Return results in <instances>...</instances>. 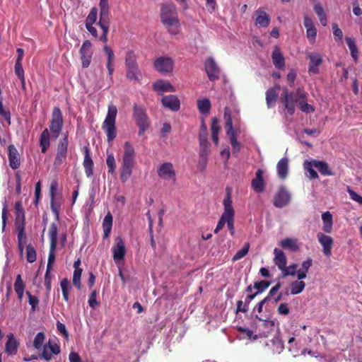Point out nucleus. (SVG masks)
<instances>
[{
  "instance_id": "obj_1",
  "label": "nucleus",
  "mask_w": 362,
  "mask_h": 362,
  "mask_svg": "<svg viewBox=\"0 0 362 362\" xmlns=\"http://www.w3.org/2000/svg\"><path fill=\"white\" fill-rule=\"evenodd\" d=\"M282 102L289 115L295 112V104L300 106V109L304 112H310L315 110L314 107L307 103L306 95L301 89L298 88L296 91L288 93L286 90L284 93Z\"/></svg>"
},
{
  "instance_id": "obj_2",
  "label": "nucleus",
  "mask_w": 362,
  "mask_h": 362,
  "mask_svg": "<svg viewBox=\"0 0 362 362\" xmlns=\"http://www.w3.org/2000/svg\"><path fill=\"white\" fill-rule=\"evenodd\" d=\"M160 19L163 24L172 35L180 32V21L175 6L172 4H163L160 9Z\"/></svg>"
},
{
  "instance_id": "obj_3",
  "label": "nucleus",
  "mask_w": 362,
  "mask_h": 362,
  "mask_svg": "<svg viewBox=\"0 0 362 362\" xmlns=\"http://www.w3.org/2000/svg\"><path fill=\"white\" fill-rule=\"evenodd\" d=\"M134 161V148L129 141H126L124 145L122 162L119 168V178L122 183H125L132 176Z\"/></svg>"
},
{
  "instance_id": "obj_4",
  "label": "nucleus",
  "mask_w": 362,
  "mask_h": 362,
  "mask_svg": "<svg viewBox=\"0 0 362 362\" xmlns=\"http://www.w3.org/2000/svg\"><path fill=\"white\" fill-rule=\"evenodd\" d=\"M117 115V108L112 103L109 104L107 113L102 124V129L107 135V140L109 143L112 142L117 136L116 117Z\"/></svg>"
},
{
  "instance_id": "obj_5",
  "label": "nucleus",
  "mask_w": 362,
  "mask_h": 362,
  "mask_svg": "<svg viewBox=\"0 0 362 362\" xmlns=\"http://www.w3.org/2000/svg\"><path fill=\"white\" fill-rule=\"evenodd\" d=\"M133 117L139 127V135H143L150 126L146 110L142 105L134 104L133 107Z\"/></svg>"
},
{
  "instance_id": "obj_6",
  "label": "nucleus",
  "mask_w": 362,
  "mask_h": 362,
  "mask_svg": "<svg viewBox=\"0 0 362 362\" xmlns=\"http://www.w3.org/2000/svg\"><path fill=\"white\" fill-rule=\"evenodd\" d=\"M69 146V137L68 134H63L62 138H61L57 146V153L54 160V165L59 167L65 163Z\"/></svg>"
},
{
  "instance_id": "obj_7",
  "label": "nucleus",
  "mask_w": 362,
  "mask_h": 362,
  "mask_svg": "<svg viewBox=\"0 0 362 362\" xmlns=\"http://www.w3.org/2000/svg\"><path fill=\"white\" fill-rule=\"evenodd\" d=\"M63 115L60 108L58 107H54L50 120L49 130L55 139L59 136L63 128Z\"/></svg>"
},
{
  "instance_id": "obj_8",
  "label": "nucleus",
  "mask_w": 362,
  "mask_h": 362,
  "mask_svg": "<svg viewBox=\"0 0 362 362\" xmlns=\"http://www.w3.org/2000/svg\"><path fill=\"white\" fill-rule=\"evenodd\" d=\"M100 20L97 25L103 30V33H108L110 25V6L108 0H100Z\"/></svg>"
},
{
  "instance_id": "obj_9",
  "label": "nucleus",
  "mask_w": 362,
  "mask_h": 362,
  "mask_svg": "<svg viewBox=\"0 0 362 362\" xmlns=\"http://www.w3.org/2000/svg\"><path fill=\"white\" fill-rule=\"evenodd\" d=\"M224 118L226 119V126L227 127V135L228 136L230 143L232 146L233 152L238 153L240 150V144L237 139V133L233 128V122L230 115H227L225 111Z\"/></svg>"
},
{
  "instance_id": "obj_10",
  "label": "nucleus",
  "mask_w": 362,
  "mask_h": 362,
  "mask_svg": "<svg viewBox=\"0 0 362 362\" xmlns=\"http://www.w3.org/2000/svg\"><path fill=\"white\" fill-rule=\"evenodd\" d=\"M291 198L289 192L284 186L281 185L274 194L273 204L276 208H283L289 204Z\"/></svg>"
},
{
  "instance_id": "obj_11",
  "label": "nucleus",
  "mask_w": 362,
  "mask_h": 362,
  "mask_svg": "<svg viewBox=\"0 0 362 362\" xmlns=\"http://www.w3.org/2000/svg\"><path fill=\"white\" fill-rule=\"evenodd\" d=\"M154 68L160 74L170 73L173 70L174 62L169 57H160L154 61Z\"/></svg>"
},
{
  "instance_id": "obj_12",
  "label": "nucleus",
  "mask_w": 362,
  "mask_h": 362,
  "mask_svg": "<svg viewBox=\"0 0 362 362\" xmlns=\"http://www.w3.org/2000/svg\"><path fill=\"white\" fill-rule=\"evenodd\" d=\"M230 204H232V199L230 195V189L229 187L226 188V195L223 199V204L224 207L223 213L221 214L219 221L216 225V228L214 229V233H218L221 230L223 229L225 224L226 223L227 220V210L228 207H230Z\"/></svg>"
},
{
  "instance_id": "obj_13",
  "label": "nucleus",
  "mask_w": 362,
  "mask_h": 362,
  "mask_svg": "<svg viewBox=\"0 0 362 362\" xmlns=\"http://www.w3.org/2000/svg\"><path fill=\"white\" fill-rule=\"evenodd\" d=\"M113 259L115 262L123 260L126 253V247L124 240L118 236L115 238V244L112 247Z\"/></svg>"
},
{
  "instance_id": "obj_14",
  "label": "nucleus",
  "mask_w": 362,
  "mask_h": 362,
  "mask_svg": "<svg viewBox=\"0 0 362 362\" xmlns=\"http://www.w3.org/2000/svg\"><path fill=\"white\" fill-rule=\"evenodd\" d=\"M318 242L322 247V252L327 257L332 255V250L334 245L333 238L324 233H318Z\"/></svg>"
},
{
  "instance_id": "obj_15",
  "label": "nucleus",
  "mask_w": 362,
  "mask_h": 362,
  "mask_svg": "<svg viewBox=\"0 0 362 362\" xmlns=\"http://www.w3.org/2000/svg\"><path fill=\"white\" fill-rule=\"evenodd\" d=\"M204 66L210 81H215L219 78L220 70L212 57H209L206 60Z\"/></svg>"
},
{
  "instance_id": "obj_16",
  "label": "nucleus",
  "mask_w": 362,
  "mask_h": 362,
  "mask_svg": "<svg viewBox=\"0 0 362 362\" xmlns=\"http://www.w3.org/2000/svg\"><path fill=\"white\" fill-rule=\"evenodd\" d=\"M158 175L165 180H175V171L173 169V165L170 162H165L161 164L157 170Z\"/></svg>"
},
{
  "instance_id": "obj_17",
  "label": "nucleus",
  "mask_w": 362,
  "mask_h": 362,
  "mask_svg": "<svg viewBox=\"0 0 362 362\" xmlns=\"http://www.w3.org/2000/svg\"><path fill=\"white\" fill-rule=\"evenodd\" d=\"M161 103L165 107L175 112L178 111L180 107V100L174 95L163 96L161 99Z\"/></svg>"
},
{
  "instance_id": "obj_18",
  "label": "nucleus",
  "mask_w": 362,
  "mask_h": 362,
  "mask_svg": "<svg viewBox=\"0 0 362 362\" xmlns=\"http://www.w3.org/2000/svg\"><path fill=\"white\" fill-rule=\"evenodd\" d=\"M19 343L14 337L13 333H10L7 335V341L5 344V352L8 356H13L16 354Z\"/></svg>"
},
{
  "instance_id": "obj_19",
  "label": "nucleus",
  "mask_w": 362,
  "mask_h": 362,
  "mask_svg": "<svg viewBox=\"0 0 362 362\" xmlns=\"http://www.w3.org/2000/svg\"><path fill=\"white\" fill-rule=\"evenodd\" d=\"M8 151L9 165L12 169L16 170L21 165L18 152L13 144L8 146Z\"/></svg>"
},
{
  "instance_id": "obj_20",
  "label": "nucleus",
  "mask_w": 362,
  "mask_h": 362,
  "mask_svg": "<svg viewBox=\"0 0 362 362\" xmlns=\"http://www.w3.org/2000/svg\"><path fill=\"white\" fill-rule=\"evenodd\" d=\"M272 59L274 66L280 70H282L285 67V59L284 57L278 46H275L272 54Z\"/></svg>"
},
{
  "instance_id": "obj_21",
  "label": "nucleus",
  "mask_w": 362,
  "mask_h": 362,
  "mask_svg": "<svg viewBox=\"0 0 362 362\" xmlns=\"http://www.w3.org/2000/svg\"><path fill=\"white\" fill-rule=\"evenodd\" d=\"M280 90L279 86L269 88L266 91V103L268 108L274 106L279 95V90Z\"/></svg>"
},
{
  "instance_id": "obj_22",
  "label": "nucleus",
  "mask_w": 362,
  "mask_h": 362,
  "mask_svg": "<svg viewBox=\"0 0 362 362\" xmlns=\"http://www.w3.org/2000/svg\"><path fill=\"white\" fill-rule=\"evenodd\" d=\"M84 151V160H83V167L85 169V173L87 177H90L93 173V161L90 156V150L87 146H85L83 148Z\"/></svg>"
},
{
  "instance_id": "obj_23",
  "label": "nucleus",
  "mask_w": 362,
  "mask_h": 362,
  "mask_svg": "<svg viewBox=\"0 0 362 362\" xmlns=\"http://www.w3.org/2000/svg\"><path fill=\"white\" fill-rule=\"evenodd\" d=\"M255 25L262 28H267L270 23L269 16L262 9L259 8L255 11Z\"/></svg>"
},
{
  "instance_id": "obj_24",
  "label": "nucleus",
  "mask_w": 362,
  "mask_h": 362,
  "mask_svg": "<svg viewBox=\"0 0 362 362\" xmlns=\"http://www.w3.org/2000/svg\"><path fill=\"white\" fill-rule=\"evenodd\" d=\"M317 168V160H305L303 163V168L305 176L310 180L317 177V171L315 168Z\"/></svg>"
},
{
  "instance_id": "obj_25",
  "label": "nucleus",
  "mask_w": 362,
  "mask_h": 362,
  "mask_svg": "<svg viewBox=\"0 0 362 362\" xmlns=\"http://www.w3.org/2000/svg\"><path fill=\"white\" fill-rule=\"evenodd\" d=\"M255 176V179L252 180V187L256 192H262L264 190L263 171L261 169L257 170Z\"/></svg>"
},
{
  "instance_id": "obj_26",
  "label": "nucleus",
  "mask_w": 362,
  "mask_h": 362,
  "mask_svg": "<svg viewBox=\"0 0 362 362\" xmlns=\"http://www.w3.org/2000/svg\"><path fill=\"white\" fill-rule=\"evenodd\" d=\"M274 262L277 266L279 270L284 269L287 264V258L285 253L279 248H274Z\"/></svg>"
},
{
  "instance_id": "obj_27",
  "label": "nucleus",
  "mask_w": 362,
  "mask_h": 362,
  "mask_svg": "<svg viewBox=\"0 0 362 362\" xmlns=\"http://www.w3.org/2000/svg\"><path fill=\"white\" fill-rule=\"evenodd\" d=\"M322 230L326 233H330L333 228V216L329 211L322 214Z\"/></svg>"
},
{
  "instance_id": "obj_28",
  "label": "nucleus",
  "mask_w": 362,
  "mask_h": 362,
  "mask_svg": "<svg viewBox=\"0 0 362 362\" xmlns=\"http://www.w3.org/2000/svg\"><path fill=\"white\" fill-rule=\"evenodd\" d=\"M278 176L284 180L288 175V160L284 157L279 160L276 165Z\"/></svg>"
},
{
  "instance_id": "obj_29",
  "label": "nucleus",
  "mask_w": 362,
  "mask_h": 362,
  "mask_svg": "<svg viewBox=\"0 0 362 362\" xmlns=\"http://www.w3.org/2000/svg\"><path fill=\"white\" fill-rule=\"evenodd\" d=\"M50 146V132L48 129H45L40 136V146L41 152L45 153Z\"/></svg>"
},
{
  "instance_id": "obj_30",
  "label": "nucleus",
  "mask_w": 362,
  "mask_h": 362,
  "mask_svg": "<svg viewBox=\"0 0 362 362\" xmlns=\"http://www.w3.org/2000/svg\"><path fill=\"white\" fill-rule=\"evenodd\" d=\"M153 90L156 91L161 92H175V88L168 81L163 80H158L156 81L153 85Z\"/></svg>"
},
{
  "instance_id": "obj_31",
  "label": "nucleus",
  "mask_w": 362,
  "mask_h": 362,
  "mask_svg": "<svg viewBox=\"0 0 362 362\" xmlns=\"http://www.w3.org/2000/svg\"><path fill=\"white\" fill-rule=\"evenodd\" d=\"M16 225L25 224V211L21 201L15 203Z\"/></svg>"
},
{
  "instance_id": "obj_32",
  "label": "nucleus",
  "mask_w": 362,
  "mask_h": 362,
  "mask_svg": "<svg viewBox=\"0 0 362 362\" xmlns=\"http://www.w3.org/2000/svg\"><path fill=\"white\" fill-rule=\"evenodd\" d=\"M126 77L130 81H139L141 77V72L139 65L126 67Z\"/></svg>"
},
{
  "instance_id": "obj_33",
  "label": "nucleus",
  "mask_w": 362,
  "mask_h": 362,
  "mask_svg": "<svg viewBox=\"0 0 362 362\" xmlns=\"http://www.w3.org/2000/svg\"><path fill=\"white\" fill-rule=\"evenodd\" d=\"M279 245L291 252H297L299 250L297 240L293 238H286L279 242Z\"/></svg>"
},
{
  "instance_id": "obj_34",
  "label": "nucleus",
  "mask_w": 362,
  "mask_h": 362,
  "mask_svg": "<svg viewBox=\"0 0 362 362\" xmlns=\"http://www.w3.org/2000/svg\"><path fill=\"white\" fill-rule=\"evenodd\" d=\"M234 217H235V211L232 206V204H230V207H228V210H227L226 224H227L228 230L230 232V234L231 235H234V234H235Z\"/></svg>"
},
{
  "instance_id": "obj_35",
  "label": "nucleus",
  "mask_w": 362,
  "mask_h": 362,
  "mask_svg": "<svg viewBox=\"0 0 362 362\" xmlns=\"http://www.w3.org/2000/svg\"><path fill=\"white\" fill-rule=\"evenodd\" d=\"M113 218L110 212L105 216L103 222V238H107L109 237L112 226Z\"/></svg>"
},
{
  "instance_id": "obj_36",
  "label": "nucleus",
  "mask_w": 362,
  "mask_h": 362,
  "mask_svg": "<svg viewBox=\"0 0 362 362\" xmlns=\"http://www.w3.org/2000/svg\"><path fill=\"white\" fill-rule=\"evenodd\" d=\"M62 204V198L60 194L57 198L52 199L50 201V207L52 213L54 214L56 219L59 221V211L61 209V205Z\"/></svg>"
},
{
  "instance_id": "obj_37",
  "label": "nucleus",
  "mask_w": 362,
  "mask_h": 362,
  "mask_svg": "<svg viewBox=\"0 0 362 362\" xmlns=\"http://www.w3.org/2000/svg\"><path fill=\"white\" fill-rule=\"evenodd\" d=\"M197 107L202 115H207L211 109V102L208 98L198 100Z\"/></svg>"
},
{
  "instance_id": "obj_38",
  "label": "nucleus",
  "mask_w": 362,
  "mask_h": 362,
  "mask_svg": "<svg viewBox=\"0 0 362 362\" xmlns=\"http://www.w3.org/2000/svg\"><path fill=\"white\" fill-rule=\"evenodd\" d=\"M346 41L347 43V45L349 47V49H350L351 55L354 59V61L356 62L358 59V51L355 42V40L354 38L346 37Z\"/></svg>"
},
{
  "instance_id": "obj_39",
  "label": "nucleus",
  "mask_w": 362,
  "mask_h": 362,
  "mask_svg": "<svg viewBox=\"0 0 362 362\" xmlns=\"http://www.w3.org/2000/svg\"><path fill=\"white\" fill-rule=\"evenodd\" d=\"M318 173L323 176H332L334 174L328 163L322 160H318Z\"/></svg>"
},
{
  "instance_id": "obj_40",
  "label": "nucleus",
  "mask_w": 362,
  "mask_h": 362,
  "mask_svg": "<svg viewBox=\"0 0 362 362\" xmlns=\"http://www.w3.org/2000/svg\"><path fill=\"white\" fill-rule=\"evenodd\" d=\"M220 127L218 124V119L216 117L212 119V123L211 127V139L216 145L218 144V132Z\"/></svg>"
},
{
  "instance_id": "obj_41",
  "label": "nucleus",
  "mask_w": 362,
  "mask_h": 362,
  "mask_svg": "<svg viewBox=\"0 0 362 362\" xmlns=\"http://www.w3.org/2000/svg\"><path fill=\"white\" fill-rule=\"evenodd\" d=\"M199 158H208V156L211 151L210 143L208 141H199Z\"/></svg>"
},
{
  "instance_id": "obj_42",
  "label": "nucleus",
  "mask_w": 362,
  "mask_h": 362,
  "mask_svg": "<svg viewBox=\"0 0 362 362\" xmlns=\"http://www.w3.org/2000/svg\"><path fill=\"white\" fill-rule=\"evenodd\" d=\"M60 286L62 291V296L63 298L66 302L69 301V289L71 288L70 286V282L69 281L64 278L60 282Z\"/></svg>"
},
{
  "instance_id": "obj_43",
  "label": "nucleus",
  "mask_w": 362,
  "mask_h": 362,
  "mask_svg": "<svg viewBox=\"0 0 362 362\" xmlns=\"http://www.w3.org/2000/svg\"><path fill=\"white\" fill-rule=\"evenodd\" d=\"M137 57L135 54L134 51L130 49L128 50L126 53L125 56V66H136L137 63Z\"/></svg>"
},
{
  "instance_id": "obj_44",
  "label": "nucleus",
  "mask_w": 362,
  "mask_h": 362,
  "mask_svg": "<svg viewBox=\"0 0 362 362\" xmlns=\"http://www.w3.org/2000/svg\"><path fill=\"white\" fill-rule=\"evenodd\" d=\"M271 344L274 354H280L284 348L283 341L277 337H274L271 340Z\"/></svg>"
},
{
  "instance_id": "obj_45",
  "label": "nucleus",
  "mask_w": 362,
  "mask_h": 362,
  "mask_svg": "<svg viewBox=\"0 0 362 362\" xmlns=\"http://www.w3.org/2000/svg\"><path fill=\"white\" fill-rule=\"evenodd\" d=\"M305 286V284L303 281H293L290 285L291 293L296 295L301 293Z\"/></svg>"
},
{
  "instance_id": "obj_46",
  "label": "nucleus",
  "mask_w": 362,
  "mask_h": 362,
  "mask_svg": "<svg viewBox=\"0 0 362 362\" xmlns=\"http://www.w3.org/2000/svg\"><path fill=\"white\" fill-rule=\"evenodd\" d=\"M307 57L310 59L309 72L317 74V54L315 53L306 52Z\"/></svg>"
},
{
  "instance_id": "obj_47",
  "label": "nucleus",
  "mask_w": 362,
  "mask_h": 362,
  "mask_svg": "<svg viewBox=\"0 0 362 362\" xmlns=\"http://www.w3.org/2000/svg\"><path fill=\"white\" fill-rule=\"evenodd\" d=\"M17 230L18 243H26V235H25V224L16 225Z\"/></svg>"
},
{
  "instance_id": "obj_48",
  "label": "nucleus",
  "mask_w": 362,
  "mask_h": 362,
  "mask_svg": "<svg viewBox=\"0 0 362 362\" xmlns=\"http://www.w3.org/2000/svg\"><path fill=\"white\" fill-rule=\"evenodd\" d=\"M82 272V269H74L73 274V284L78 290L81 288V277Z\"/></svg>"
},
{
  "instance_id": "obj_49",
  "label": "nucleus",
  "mask_w": 362,
  "mask_h": 362,
  "mask_svg": "<svg viewBox=\"0 0 362 362\" xmlns=\"http://www.w3.org/2000/svg\"><path fill=\"white\" fill-rule=\"evenodd\" d=\"M37 255L34 247L29 244L26 247V259L28 262L33 263L36 261Z\"/></svg>"
},
{
  "instance_id": "obj_50",
  "label": "nucleus",
  "mask_w": 362,
  "mask_h": 362,
  "mask_svg": "<svg viewBox=\"0 0 362 362\" xmlns=\"http://www.w3.org/2000/svg\"><path fill=\"white\" fill-rule=\"evenodd\" d=\"M249 249H250V244H249V243H247L245 244V245L243 246V247L242 249L239 250L235 254V255L232 258V261L235 262V261H238V260L242 259L243 257H244L248 253Z\"/></svg>"
},
{
  "instance_id": "obj_51",
  "label": "nucleus",
  "mask_w": 362,
  "mask_h": 362,
  "mask_svg": "<svg viewBox=\"0 0 362 362\" xmlns=\"http://www.w3.org/2000/svg\"><path fill=\"white\" fill-rule=\"evenodd\" d=\"M97 18H98V8L96 7H93L90 9V11L86 19L85 25H93L96 22Z\"/></svg>"
},
{
  "instance_id": "obj_52",
  "label": "nucleus",
  "mask_w": 362,
  "mask_h": 362,
  "mask_svg": "<svg viewBox=\"0 0 362 362\" xmlns=\"http://www.w3.org/2000/svg\"><path fill=\"white\" fill-rule=\"evenodd\" d=\"M106 163L108 168V173L113 175L115 173L116 162L112 153L107 154Z\"/></svg>"
},
{
  "instance_id": "obj_53",
  "label": "nucleus",
  "mask_w": 362,
  "mask_h": 362,
  "mask_svg": "<svg viewBox=\"0 0 362 362\" xmlns=\"http://www.w3.org/2000/svg\"><path fill=\"white\" fill-rule=\"evenodd\" d=\"M269 286L270 282L264 280L255 281L254 283V288L257 289L255 293H257V295L264 291Z\"/></svg>"
},
{
  "instance_id": "obj_54",
  "label": "nucleus",
  "mask_w": 362,
  "mask_h": 362,
  "mask_svg": "<svg viewBox=\"0 0 362 362\" xmlns=\"http://www.w3.org/2000/svg\"><path fill=\"white\" fill-rule=\"evenodd\" d=\"M80 54H81L82 66L83 68L88 67L90 64L91 59H92V52H80Z\"/></svg>"
},
{
  "instance_id": "obj_55",
  "label": "nucleus",
  "mask_w": 362,
  "mask_h": 362,
  "mask_svg": "<svg viewBox=\"0 0 362 362\" xmlns=\"http://www.w3.org/2000/svg\"><path fill=\"white\" fill-rule=\"evenodd\" d=\"M297 264H292L288 267L285 266L284 269H281L283 277H286L287 276H294L297 272Z\"/></svg>"
},
{
  "instance_id": "obj_56",
  "label": "nucleus",
  "mask_w": 362,
  "mask_h": 362,
  "mask_svg": "<svg viewBox=\"0 0 362 362\" xmlns=\"http://www.w3.org/2000/svg\"><path fill=\"white\" fill-rule=\"evenodd\" d=\"M25 284L21 274H18L14 283V290L16 292H22L25 291Z\"/></svg>"
},
{
  "instance_id": "obj_57",
  "label": "nucleus",
  "mask_w": 362,
  "mask_h": 362,
  "mask_svg": "<svg viewBox=\"0 0 362 362\" xmlns=\"http://www.w3.org/2000/svg\"><path fill=\"white\" fill-rule=\"evenodd\" d=\"M45 340V334L43 332H39L36 334L34 341L33 346L36 349H40Z\"/></svg>"
},
{
  "instance_id": "obj_58",
  "label": "nucleus",
  "mask_w": 362,
  "mask_h": 362,
  "mask_svg": "<svg viewBox=\"0 0 362 362\" xmlns=\"http://www.w3.org/2000/svg\"><path fill=\"white\" fill-rule=\"evenodd\" d=\"M97 297V291L96 290H93L90 296L88 299V305L92 309H95L99 305V302L96 299Z\"/></svg>"
},
{
  "instance_id": "obj_59",
  "label": "nucleus",
  "mask_w": 362,
  "mask_h": 362,
  "mask_svg": "<svg viewBox=\"0 0 362 362\" xmlns=\"http://www.w3.org/2000/svg\"><path fill=\"white\" fill-rule=\"evenodd\" d=\"M26 294L28 296V302L31 305L32 310L35 311L39 304L38 298L35 296L31 295L30 291H27Z\"/></svg>"
},
{
  "instance_id": "obj_60",
  "label": "nucleus",
  "mask_w": 362,
  "mask_h": 362,
  "mask_svg": "<svg viewBox=\"0 0 362 362\" xmlns=\"http://www.w3.org/2000/svg\"><path fill=\"white\" fill-rule=\"evenodd\" d=\"M207 138H208L207 127H206L204 122H202L201 127H200V131L199 133V141H208Z\"/></svg>"
},
{
  "instance_id": "obj_61",
  "label": "nucleus",
  "mask_w": 362,
  "mask_h": 362,
  "mask_svg": "<svg viewBox=\"0 0 362 362\" xmlns=\"http://www.w3.org/2000/svg\"><path fill=\"white\" fill-rule=\"evenodd\" d=\"M103 50L107 55V64H114L115 54L112 49L107 45H105L103 47Z\"/></svg>"
},
{
  "instance_id": "obj_62",
  "label": "nucleus",
  "mask_w": 362,
  "mask_h": 362,
  "mask_svg": "<svg viewBox=\"0 0 362 362\" xmlns=\"http://www.w3.org/2000/svg\"><path fill=\"white\" fill-rule=\"evenodd\" d=\"M332 30H333V35L334 36L335 40L337 42L341 41L342 37H343V32L338 27L337 24H336V23L332 24Z\"/></svg>"
},
{
  "instance_id": "obj_63",
  "label": "nucleus",
  "mask_w": 362,
  "mask_h": 362,
  "mask_svg": "<svg viewBox=\"0 0 362 362\" xmlns=\"http://www.w3.org/2000/svg\"><path fill=\"white\" fill-rule=\"evenodd\" d=\"M347 192L350 196V198L362 205V197L359 195L357 192L351 189L349 187H348Z\"/></svg>"
},
{
  "instance_id": "obj_64",
  "label": "nucleus",
  "mask_w": 362,
  "mask_h": 362,
  "mask_svg": "<svg viewBox=\"0 0 362 362\" xmlns=\"http://www.w3.org/2000/svg\"><path fill=\"white\" fill-rule=\"evenodd\" d=\"M57 235H58L57 226L55 223H51L49 229V239L57 240Z\"/></svg>"
}]
</instances>
